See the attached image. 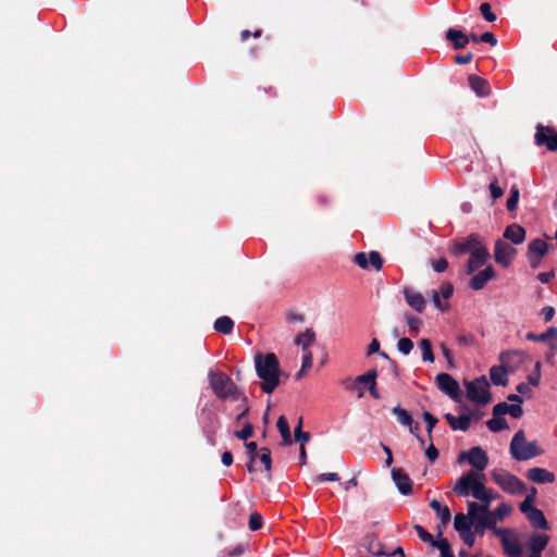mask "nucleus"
Returning a JSON list of instances; mask_svg holds the SVG:
<instances>
[{
	"label": "nucleus",
	"mask_w": 557,
	"mask_h": 557,
	"mask_svg": "<svg viewBox=\"0 0 557 557\" xmlns=\"http://www.w3.org/2000/svg\"><path fill=\"white\" fill-rule=\"evenodd\" d=\"M255 368L261 380L260 388L265 394H271L280 385L281 366L274 352L255 355Z\"/></svg>",
	"instance_id": "f257e3e1"
},
{
	"label": "nucleus",
	"mask_w": 557,
	"mask_h": 557,
	"mask_svg": "<svg viewBox=\"0 0 557 557\" xmlns=\"http://www.w3.org/2000/svg\"><path fill=\"white\" fill-rule=\"evenodd\" d=\"M209 384L219 399L236 400L240 393L232 379L222 371H210L208 374Z\"/></svg>",
	"instance_id": "f03ea898"
},
{
	"label": "nucleus",
	"mask_w": 557,
	"mask_h": 557,
	"mask_svg": "<svg viewBox=\"0 0 557 557\" xmlns=\"http://www.w3.org/2000/svg\"><path fill=\"white\" fill-rule=\"evenodd\" d=\"M509 450L512 458L518 461L529 460L543 454V449L537 446L535 441H525V434L523 430H519L515 433L510 442Z\"/></svg>",
	"instance_id": "7ed1b4c3"
},
{
	"label": "nucleus",
	"mask_w": 557,
	"mask_h": 557,
	"mask_svg": "<svg viewBox=\"0 0 557 557\" xmlns=\"http://www.w3.org/2000/svg\"><path fill=\"white\" fill-rule=\"evenodd\" d=\"M467 398L479 405H486L492 400L490 384L485 375L479 376L473 381L465 382Z\"/></svg>",
	"instance_id": "20e7f679"
},
{
	"label": "nucleus",
	"mask_w": 557,
	"mask_h": 557,
	"mask_svg": "<svg viewBox=\"0 0 557 557\" xmlns=\"http://www.w3.org/2000/svg\"><path fill=\"white\" fill-rule=\"evenodd\" d=\"M493 481L508 494H522L525 492V484L510 472L499 469L492 472Z\"/></svg>",
	"instance_id": "39448f33"
},
{
	"label": "nucleus",
	"mask_w": 557,
	"mask_h": 557,
	"mask_svg": "<svg viewBox=\"0 0 557 557\" xmlns=\"http://www.w3.org/2000/svg\"><path fill=\"white\" fill-rule=\"evenodd\" d=\"M534 141L539 147H546L549 151H557V132L554 127L537 124Z\"/></svg>",
	"instance_id": "423d86ee"
},
{
	"label": "nucleus",
	"mask_w": 557,
	"mask_h": 557,
	"mask_svg": "<svg viewBox=\"0 0 557 557\" xmlns=\"http://www.w3.org/2000/svg\"><path fill=\"white\" fill-rule=\"evenodd\" d=\"M467 460L478 471H483L488 465L487 454L479 446H474L458 456V461Z\"/></svg>",
	"instance_id": "0eeeda50"
},
{
	"label": "nucleus",
	"mask_w": 557,
	"mask_h": 557,
	"mask_svg": "<svg viewBox=\"0 0 557 557\" xmlns=\"http://www.w3.org/2000/svg\"><path fill=\"white\" fill-rule=\"evenodd\" d=\"M481 481L478 480V473L474 471H469L460 476V479L456 482L453 491L456 495L460 497H467L469 495L472 496V493Z\"/></svg>",
	"instance_id": "6e6552de"
},
{
	"label": "nucleus",
	"mask_w": 557,
	"mask_h": 557,
	"mask_svg": "<svg viewBox=\"0 0 557 557\" xmlns=\"http://www.w3.org/2000/svg\"><path fill=\"white\" fill-rule=\"evenodd\" d=\"M517 253L516 248L504 239H497L494 246V259L504 268H508Z\"/></svg>",
	"instance_id": "1a4fd4ad"
},
{
	"label": "nucleus",
	"mask_w": 557,
	"mask_h": 557,
	"mask_svg": "<svg viewBox=\"0 0 557 557\" xmlns=\"http://www.w3.org/2000/svg\"><path fill=\"white\" fill-rule=\"evenodd\" d=\"M354 262L362 270L372 267L375 271H380L383 268V258L376 250H372L368 255L363 251L357 252L354 256Z\"/></svg>",
	"instance_id": "9d476101"
},
{
	"label": "nucleus",
	"mask_w": 557,
	"mask_h": 557,
	"mask_svg": "<svg viewBox=\"0 0 557 557\" xmlns=\"http://www.w3.org/2000/svg\"><path fill=\"white\" fill-rule=\"evenodd\" d=\"M482 245L480 235L472 233L466 238L456 240L450 249L451 253L455 256H461L465 253H471L478 247Z\"/></svg>",
	"instance_id": "9b49d317"
},
{
	"label": "nucleus",
	"mask_w": 557,
	"mask_h": 557,
	"mask_svg": "<svg viewBox=\"0 0 557 557\" xmlns=\"http://www.w3.org/2000/svg\"><path fill=\"white\" fill-rule=\"evenodd\" d=\"M438 388L447 394L450 398L457 400L459 397V384L448 373H438L435 377Z\"/></svg>",
	"instance_id": "f8f14e48"
},
{
	"label": "nucleus",
	"mask_w": 557,
	"mask_h": 557,
	"mask_svg": "<svg viewBox=\"0 0 557 557\" xmlns=\"http://www.w3.org/2000/svg\"><path fill=\"white\" fill-rule=\"evenodd\" d=\"M490 259V252L485 245H481L474 251L470 253V258L467 263V274H472L479 268L483 267Z\"/></svg>",
	"instance_id": "ddd939ff"
},
{
	"label": "nucleus",
	"mask_w": 557,
	"mask_h": 557,
	"mask_svg": "<svg viewBox=\"0 0 557 557\" xmlns=\"http://www.w3.org/2000/svg\"><path fill=\"white\" fill-rule=\"evenodd\" d=\"M392 478L400 494L410 495L412 493V480L401 468H393Z\"/></svg>",
	"instance_id": "4468645a"
},
{
	"label": "nucleus",
	"mask_w": 557,
	"mask_h": 557,
	"mask_svg": "<svg viewBox=\"0 0 557 557\" xmlns=\"http://www.w3.org/2000/svg\"><path fill=\"white\" fill-rule=\"evenodd\" d=\"M525 338L531 342L548 343L550 349L557 350V327L550 326L544 333L535 334L529 332L525 334Z\"/></svg>",
	"instance_id": "2eb2a0df"
},
{
	"label": "nucleus",
	"mask_w": 557,
	"mask_h": 557,
	"mask_svg": "<svg viewBox=\"0 0 557 557\" xmlns=\"http://www.w3.org/2000/svg\"><path fill=\"white\" fill-rule=\"evenodd\" d=\"M549 536L543 533H533L528 541V548L531 550L530 557H541L542 552L546 548Z\"/></svg>",
	"instance_id": "dca6fc26"
},
{
	"label": "nucleus",
	"mask_w": 557,
	"mask_h": 557,
	"mask_svg": "<svg viewBox=\"0 0 557 557\" xmlns=\"http://www.w3.org/2000/svg\"><path fill=\"white\" fill-rule=\"evenodd\" d=\"M496 277V272L493 269V267L488 265L484 270H481L475 275L472 276V278L469 282L470 288L473 290H480L482 289L485 284Z\"/></svg>",
	"instance_id": "f3484780"
},
{
	"label": "nucleus",
	"mask_w": 557,
	"mask_h": 557,
	"mask_svg": "<svg viewBox=\"0 0 557 557\" xmlns=\"http://www.w3.org/2000/svg\"><path fill=\"white\" fill-rule=\"evenodd\" d=\"M407 304L417 312L422 313L425 309L426 301L422 294L414 292L410 287H405L403 290Z\"/></svg>",
	"instance_id": "a211bd4d"
},
{
	"label": "nucleus",
	"mask_w": 557,
	"mask_h": 557,
	"mask_svg": "<svg viewBox=\"0 0 557 557\" xmlns=\"http://www.w3.org/2000/svg\"><path fill=\"white\" fill-rule=\"evenodd\" d=\"M445 39L451 44L455 50H461L469 44V37L460 29L449 28L445 34Z\"/></svg>",
	"instance_id": "6ab92c4d"
},
{
	"label": "nucleus",
	"mask_w": 557,
	"mask_h": 557,
	"mask_svg": "<svg viewBox=\"0 0 557 557\" xmlns=\"http://www.w3.org/2000/svg\"><path fill=\"white\" fill-rule=\"evenodd\" d=\"M527 478L537 484L553 483L555 481V474L553 472L539 467L529 469Z\"/></svg>",
	"instance_id": "aec40b11"
},
{
	"label": "nucleus",
	"mask_w": 557,
	"mask_h": 557,
	"mask_svg": "<svg viewBox=\"0 0 557 557\" xmlns=\"http://www.w3.org/2000/svg\"><path fill=\"white\" fill-rule=\"evenodd\" d=\"M468 82L470 88L475 92L478 97H486L490 95L491 87L487 79L475 74H470L468 76Z\"/></svg>",
	"instance_id": "412c9836"
},
{
	"label": "nucleus",
	"mask_w": 557,
	"mask_h": 557,
	"mask_svg": "<svg viewBox=\"0 0 557 557\" xmlns=\"http://www.w3.org/2000/svg\"><path fill=\"white\" fill-rule=\"evenodd\" d=\"M376 377L377 371L375 369H371L364 374L358 375V382H364V387L374 399L381 398L376 388Z\"/></svg>",
	"instance_id": "4be33fe9"
},
{
	"label": "nucleus",
	"mask_w": 557,
	"mask_h": 557,
	"mask_svg": "<svg viewBox=\"0 0 557 557\" xmlns=\"http://www.w3.org/2000/svg\"><path fill=\"white\" fill-rule=\"evenodd\" d=\"M504 238L515 245H520L525 239V230L516 223L510 224L505 228Z\"/></svg>",
	"instance_id": "5701e85b"
},
{
	"label": "nucleus",
	"mask_w": 557,
	"mask_h": 557,
	"mask_svg": "<svg viewBox=\"0 0 557 557\" xmlns=\"http://www.w3.org/2000/svg\"><path fill=\"white\" fill-rule=\"evenodd\" d=\"M444 418L448 422L449 426L455 431H468L470 428L471 418L469 414H461L459 417H455L451 413H446Z\"/></svg>",
	"instance_id": "b1692460"
},
{
	"label": "nucleus",
	"mask_w": 557,
	"mask_h": 557,
	"mask_svg": "<svg viewBox=\"0 0 557 557\" xmlns=\"http://www.w3.org/2000/svg\"><path fill=\"white\" fill-rule=\"evenodd\" d=\"M528 521L531 523L532 527L541 529V530H549V523L546 520L543 511L539 508H533L529 515L525 516Z\"/></svg>",
	"instance_id": "393cba45"
},
{
	"label": "nucleus",
	"mask_w": 557,
	"mask_h": 557,
	"mask_svg": "<svg viewBox=\"0 0 557 557\" xmlns=\"http://www.w3.org/2000/svg\"><path fill=\"white\" fill-rule=\"evenodd\" d=\"M506 374L507 370L503 366H493L490 369L491 381L496 386H506L508 384V379Z\"/></svg>",
	"instance_id": "a878e982"
},
{
	"label": "nucleus",
	"mask_w": 557,
	"mask_h": 557,
	"mask_svg": "<svg viewBox=\"0 0 557 557\" xmlns=\"http://www.w3.org/2000/svg\"><path fill=\"white\" fill-rule=\"evenodd\" d=\"M548 251V245L541 238L531 240L528 245L527 256H536L543 258Z\"/></svg>",
	"instance_id": "bb28decb"
},
{
	"label": "nucleus",
	"mask_w": 557,
	"mask_h": 557,
	"mask_svg": "<svg viewBox=\"0 0 557 557\" xmlns=\"http://www.w3.org/2000/svg\"><path fill=\"white\" fill-rule=\"evenodd\" d=\"M513 536V540H510L509 536L507 539H503L502 546L509 557H520L523 552L522 546L518 542L517 536Z\"/></svg>",
	"instance_id": "cd10ccee"
},
{
	"label": "nucleus",
	"mask_w": 557,
	"mask_h": 557,
	"mask_svg": "<svg viewBox=\"0 0 557 557\" xmlns=\"http://www.w3.org/2000/svg\"><path fill=\"white\" fill-rule=\"evenodd\" d=\"M430 507L436 511V515L444 527L450 522L451 513L447 506H443L437 499H432L430 502Z\"/></svg>",
	"instance_id": "c85d7f7f"
},
{
	"label": "nucleus",
	"mask_w": 557,
	"mask_h": 557,
	"mask_svg": "<svg viewBox=\"0 0 557 557\" xmlns=\"http://www.w3.org/2000/svg\"><path fill=\"white\" fill-rule=\"evenodd\" d=\"M472 497L480 500L482 504L487 505V507H490L491 503L495 498V496L491 493V491L486 490L482 482L476 484L472 493Z\"/></svg>",
	"instance_id": "c756f323"
},
{
	"label": "nucleus",
	"mask_w": 557,
	"mask_h": 557,
	"mask_svg": "<svg viewBox=\"0 0 557 557\" xmlns=\"http://www.w3.org/2000/svg\"><path fill=\"white\" fill-rule=\"evenodd\" d=\"M472 524L474 525V532L482 536L485 528H494L495 521L485 513H480L479 517L472 520Z\"/></svg>",
	"instance_id": "7c9ffc66"
},
{
	"label": "nucleus",
	"mask_w": 557,
	"mask_h": 557,
	"mask_svg": "<svg viewBox=\"0 0 557 557\" xmlns=\"http://www.w3.org/2000/svg\"><path fill=\"white\" fill-rule=\"evenodd\" d=\"M512 511V507L506 503L500 504L494 511H490L488 507H486L485 516L491 517L495 521V525L497 521H503L506 516H508Z\"/></svg>",
	"instance_id": "2f4dec72"
},
{
	"label": "nucleus",
	"mask_w": 557,
	"mask_h": 557,
	"mask_svg": "<svg viewBox=\"0 0 557 557\" xmlns=\"http://www.w3.org/2000/svg\"><path fill=\"white\" fill-rule=\"evenodd\" d=\"M277 430L282 436L285 446L292 445V433L287 419L284 416L278 417L276 422Z\"/></svg>",
	"instance_id": "473e14b6"
},
{
	"label": "nucleus",
	"mask_w": 557,
	"mask_h": 557,
	"mask_svg": "<svg viewBox=\"0 0 557 557\" xmlns=\"http://www.w3.org/2000/svg\"><path fill=\"white\" fill-rule=\"evenodd\" d=\"M214 330L222 334H231L234 329V321L226 315L220 317L215 320Z\"/></svg>",
	"instance_id": "72a5a7b5"
},
{
	"label": "nucleus",
	"mask_w": 557,
	"mask_h": 557,
	"mask_svg": "<svg viewBox=\"0 0 557 557\" xmlns=\"http://www.w3.org/2000/svg\"><path fill=\"white\" fill-rule=\"evenodd\" d=\"M315 341V333L312 329H307L304 333L299 334L295 338V344L301 346L302 351H306L307 348L313 344Z\"/></svg>",
	"instance_id": "f704fd0d"
},
{
	"label": "nucleus",
	"mask_w": 557,
	"mask_h": 557,
	"mask_svg": "<svg viewBox=\"0 0 557 557\" xmlns=\"http://www.w3.org/2000/svg\"><path fill=\"white\" fill-rule=\"evenodd\" d=\"M342 386L346 391H357L358 397L361 398L364 395V382H358V376L356 379L347 377L341 382Z\"/></svg>",
	"instance_id": "c9c22d12"
},
{
	"label": "nucleus",
	"mask_w": 557,
	"mask_h": 557,
	"mask_svg": "<svg viewBox=\"0 0 557 557\" xmlns=\"http://www.w3.org/2000/svg\"><path fill=\"white\" fill-rule=\"evenodd\" d=\"M392 412L397 417V421L404 426H411L413 423V419L410 413L401 408L400 406H396L392 409Z\"/></svg>",
	"instance_id": "e433bc0d"
},
{
	"label": "nucleus",
	"mask_w": 557,
	"mask_h": 557,
	"mask_svg": "<svg viewBox=\"0 0 557 557\" xmlns=\"http://www.w3.org/2000/svg\"><path fill=\"white\" fill-rule=\"evenodd\" d=\"M418 345L422 351V360L423 361H429V362H434L435 360V357H434V354H433V350H432V344L430 342V339L428 338H421L419 342H418Z\"/></svg>",
	"instance_id": "4c0bfd02"
},
{
	"label": "nucleus",
	"mask_w": 557,
	"mask_h": 557,
	"mask_svg": "<svg viewBox=\"0 0 557 557\" xmlns=\"http://www.w3.org/2000/svg\"><path fill=\"white\" fill-rule=\"evenodd\" d=\"M472 521L468 516L463 513H457L455 516L454 527L459 533L471 530Z\"/></svg>",
	"instance_id": "58836bf2"
},
{
	"label": "nucleus",
	"mask_w": 557,
	"mask_h": 557,
	"mask_svg": "<svg viewBox=\"0 0 557 557\" xmlns=\"http://www.w3.org/2000/svg\"><path fill=\"white\" fill-rule=\"evenodd\" d=\"M258 459L264 466V470L267 471V476H268V479H270L271 470H272L271 450L268 447H262L260 449V455H259Z\"/></svg>",
	"instance_id": "ea45409f"
},
{
	"label": "nucleus",
	"mask_w": 557,
	"mask_h": 557,
	"mask_svg": "<svg viewBox=\"0 0 557 557\" xmlns=\"http://www.w3.org/2000/svg\"><path fill=\"white\" fill-rule=\"evenodd\" d=\"M486 425L491 432H500L508 429V423L503 417H494L486 422Z\"/></svg>",
	"instance_id": "a19ab883"
},
{
	"label": "nucleus",
	"mask_w": 557,
	"mask_h": 557,
	"mask_svg": "<svg viewBox=\"0 0 557 557\" xmlns=\"http://www.w3.org/2000/svg\"><path fill=\"white\" fill-rule=\"evenodd\" d=\"M487 505L484 504H478L474 502H468V517L472 521L476 517L480 516V513H484L486 511Z\"/></svg>",
	"instance_id": "79ce46f5"
},
{
	"label": "nucleus",
	"mask_w": 557,
	"mask_h": 557,
	"mask_svg": "<svg viewBox=\"0 0 557 557\" xmlns=\"http://www.w3.org/2000/svg\"><path fill=\"white\" fill-rule=\"evenodd\" d=\"M406 322L409 327V332L411 335H417L420 331V327L422 325V320L414 315H406Z\"/></svg>",
	"instance_id": "37998d69"
},
{
	"label": "nucleus",
	"mask_w": 557,
	"mask_h": 557,
	"mask_svg": "<svg viewBox=\"0 0 557 557\" xmlns=\"http://www.w3.org/2000/svg\"><path fill=\"white\" fill-rule=\"evenodd\" d=\"M414 530L417 531L419 537L425 542V543H430L433 547H436L437 548V544L438 541H435L433 539V535L431 533H429L423 527H421L420 524H416L414 527Z\"/></svg>",
	"instance_id": "c03bdc74"
},
{
	"label": "nucleus",
	"mask_w": 557,
	"mask_h": 557,
	"mask_svg": "<svg viewBox=\"0 0 557 557\" xmlns=\"http://www.w3.org/2000/svg\"><path fill=\"white\" fill-rule=\"evenodd\" d=\"M520 191L517 186H512L510 189V196L507 199L506 207L508 211H513L517 209L519 202Z\"/></svg>",
	"instance_id": "a18cd8bd"
},
{
	"label": "nucleus",
	"mask_w": 557,
	"mask_h": 557,
	"mask_svg": "<svg viewBox=\"0 0 557 557\" xmlns=\"http://www.w3.org/2000/svg\"><path fill=\"white\" fill-rule=\"evenodd\" d=\"M479 10L486 22L493 23L497 20V15L492 11L490 3H481Z\"/></svg>",
	"instance_id": "49530a36"
},
{
	"label": "nucleus",
	"mask_w": 557,
	"mask_h": 557,
	"mask_svg": "<svg viewBox=\"0 0 557 557\" xmlns=\"http://www.w3.org/2000/svg\"><path fill=\"white\" fill-rule=\"evenodd\" d=\"M294 436L297 442L307 443L310 440V434L308 432L302 431V418L300 417L298 420V424L294 430Z\"/></svg>",
	"instance_id": "de8ad7c7"
},
{
	"label": "nucleus",
	"mask_w": 557,
	"mask_h": 557,
	"mask_svg": "<svg viewBox=\"0 0 557 557\" xmlns=\"http://www.w3.org/2000/svg\"><path fill=\"white\" fill-rule=\"evenodd\" d=\"M437 548L441 552V557H455L449 542L446 539L438 540Z\"/></svg>",
	"instance_id": "09e8293b"
},
{
	"label": "nucleus",
	"mask_w": 557,
	"mask_h": 557,
	"mask_svg": "<svg viewBox=\"0 0 557 557\" xmlns=\"http://www.w3.org/2000/svg\"><path fill=\"white\" fill-rule=\"evenodd\" d=\"M263 519L259 512H252L249 517V529L251 531H258L262 528Z\"/></svg>",
	"instance_id": "8fccbe9b"
},
{
	"label": "nucleus",
	"mask_w": 557,
	"mask_h": 557,
	"mask_svg": "<svg viewBox=\"0 0 557 557\" xmlns=\"http://www.w3.org/2000/svg\"><path fill=\"white\" fill-rule=\"evenodd\" d=\"M398 350L404 355H409L413 348V343L408 337H403L397 343Z\"/></svg>",
	"instance_id": "3c124183"
},
{
	"label": "nucleus",
	"mask_w": 557,
	"mask_h": 557,
	"mask_svg": "<svg viewBox=\"0 0 557 557\" xmlns=\"http://www.w3.org/2000/svg\"><path fill=\"white\" fill-rule=\"evenodd\" d=\"M253 434V426L251 423H245L244 428L235 432V436L239 440L247 441Z\"/></svg>",
	"instance_id": "603ef678"
},
{
	"label": "nucleus",
	"mask_w": 557,
	"mask_h": 557,
	"mask_svg": "<svg viewBox=\"0 0 557 557\" xmlns=\"http://www.w3.org/2000/svg\"><path fill=\"white\" fill-rule=\"evenodd\" d=\"M541 380V362H535L534 372L528 376V384L537 386Z\"/></svg>",
	"instance_id": "864d4df0"
},
{
	"label": "nucleus",
	"mask_w": 557,
	"mask_h": 557,
	"mask_svg": "<svg viewBox=\"0 0 557 557\" xmlns=\"http://www.w3.org/2000/svg\"><path fill=\"white\" fill-rule=\"evenodd\" d=\"M422 417H423V420L426 422V432H428L429 436L431 437L432 431L435 428L438 420L429 411H424L422 413Z\"/></svg>",
	"instance_id": "5fc2aeb1"
},
{
	"label": "nucleus",
	"mask_w": 557,
	"mask_h": 557,
	"mask_svg": "<svg viewBox=\"0 0 557 557\" xmlns=\"http://www.w3.org/2000/svg\"><path fill=\"white\" fill-rule=\"evenodd\" d=\"M456 339L460 346H474L476 344L475 336L471 333L459 334Z\"/></svg>",
	"instance_id": "6e6d98bb"
},
{
	"label": "nucleus",
	"mask_w": 557,
	"mask_h": 557,
	"mask_svg": "<svg viewBox=\"0 0 557 557\" xmlns=\"http://www.w3.org/2000/svg\"><path fill=\"white\" fill-rule=\"evenodd\" d=\"M245 447L248 454L249 459H251V462H256L260 455V450L258 451L257 443L255 442H246Z\"/></svg>",
	"instance_id": "4d7b16f0"
},
{
	"label": "nucleus",
	"mask_w": 557,
	"mask_h": 557,
	"mask_svg": "<svg viewBox=\"0 0 557 557\" xmlns=\"http://www.w3.org/2000/svg\"><path fill=\"white\" fill-rule=\"evenodd\" d=\"M325 481H330V482L339 481V475L335 472H326V473H321L313 479V483H315V484L325 482Z\"/></svg>",
	"instance_id": "13d9d810"
},
{
	"label": "nucleus",
	"mask_w": 557,
	"mask_h": 557,
	"mask_svg": "<svg viewBox=\"0 0 557 557\" xmlns=\"http://www.w3.org/2000/svg\"><path fill=\"white\" fill-rule=\"evenodd\" d=\"M488 189L493 201L500 198L504 195V189L497 184V180L490 183Z\"/></svg>",
	"instance_id": "bf43d9fd"
},
{
	"label": "nucleus",
	"mask_w": 557,
	"mask_h": 557,
	"mask_svg": "<svg viewBox=\"0 0 557 557\" xmlns=\"http://www.w3.org/2000/svg\"><path fill=\"white\" fill-rule=\"evenodd\" d=\"M490 530L496 537L500 539V542H503V539H507L509 534L515 535V533L510 529H500L497 528L495 524L494 528H490Z\"/></svg>",
	"instance_id": "052dcab7"
},
{
	"label": "nucleus",
	"mask_w": 557,
	"mask_h": 557,
	"mask_svg": "<svg viewBox=\"0 0 557 557\" xmlns=\"http://www.w3.org/2000/svg\"><path fill=\"white\" fill-rule=\"evenodd\" d=\"M432 268L435 272L442 273L447 270L448 261L445 258H440L437 260L432 261Z\"/></svg>",
	"instance_id": "680f3d73"
},
{
	"label": "nucleus",
	"mask_w": 557,
	"mask_h": 557,
	"mask_svg": "<svg viewBox=\"0 0 557 557\" xmlns=\"http://www.w3.org/2000/svg\"><path fill=\"white\" fill-rule=\"evenodd\" d=\"M368 552L373 556H384L387 555L381 545V543L371 542L368 546Z\"/></svg>",
	"instance_id": "e2e57ef3"
},
{
	"label": "nucleus",
	"mask_w": 557,
	"mask_h": 557,
	"mask_svg": "<svg viewBox=\"0 0 557 557\" xmlns=\"http://www.w3.org/2000/svg\"><path fill=\"white\" fill-rule=\"evenodd\" d=\"M507 413L510 414L515 419H519L523 414V409L521 405H508L507 404Z\"/></svg>",
	"instance_id": "0e129e2a"
},
{
	"label": "nucleus",
	"mask_w": 557,
	"mask_h": 557,
	"mask_svg": "<svg viewBox=\"0 0 557 557\" xmlns=\"http://www.w3.org/2000/svg\"><path fill=\"white\" fill-rule=\"evenodd\" d=\"M459 534L466 545H468L469 547H472L474 545L475 532H472L471 530H469V531H466V532H462Z\"/></svg>",
	"instance_id": "69168bd1"
},
{
	"label": "nucleus",
	"mask_w": 557,
	"mask_h": 557,
	"mask_svg": "<svg viewBox=\"0 0 557 557\" xmlns=\"http://www.w3.org/2000/svg\"><path fill=\"white\" fill-rule=\"evenodd\" d=\"M454 293V286L451 283L449 282H446L444 283L442 286H441V292H440V295L444 298V299H448L451 297Z\"/></svg>",
	"instance_id": "338daca9"
},
{
	"label": "nucleus",
	"mask_w": 557,
	"mask_h": 557,
	"mask_svg": "<svg viewBox=\"0 0 557 557\" xmlns=\"http://www.w3.org/2000/svg\"><path fill=\"white\" fill-rule=\"evenodd\" d=\"M481 42L490 44L491 46L497 45V38L492 32H485L480 35Z\"/></svg>",
	"instance_id": "774afa93"
}]
</instances>
